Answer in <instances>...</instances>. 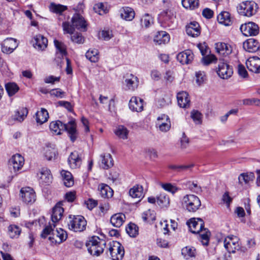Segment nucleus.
<instances>
[{"label":"nucleus","mask_w":260,"mask_h":260,"mask_svg":"<svg viewBox=\"0 0 260 260\" xmlns=\"http://www.w3.org/2000/svg\"><path fill=\"white\" fill-rule=\"evenodd\" d=\"M74 119H72L67 123H63L60 120L52 121L49 125L50 131L56 135H60L64 131L67 132L72 142L75 141L78 135Z\"/></svg>","instance_id":"1"},{"label":"nucleus","mask_w":260,"mask_h":260,"mask_svg":"<svg viewBox=\"0 0 260 260\" xmlns=\"http://www.w3.org/2000/svg\"><path fill=\"white\" fill-rule=\"evenodd\" d=\"M106 245V241L97 236L91 237L86 243L88 252L91 255L96 256L100 255L104 252Z\"/></svg>","instance_id":"2"},{"label":"nucleus","mask_w":260,"mask_h":260,"mask_svg":"<svg viewBox=\"0 0 260 260\" xmlns=\"http://www.w3.org/2000/svg\"><path fill=\"white\" fill-rule=\"evenodd\" d=\"M61 205V203H58L53 208L51 216L52 224L49 223V225L46 226L43 230L41 234L42 238H46L48 235H50L51 232L53 231L52 225L54 228L55 226V223L61 218L64 209Z\"/></svg>","instance_id":"3"},{"label":"nucleus","mask_w":260,"mask_h":260,"mask_svg":"<svg viewBox=\"0 0 260 260\" xmlns=\"http://www.w3.org/2000/svg\"><path fill=\"white\" fill-rule=\"evenodd\" d=\"M182 205L183 208L188 212L194 213L200 208L201 202L197 196L193 194H187L183 197Z\"/></svg>","instance_id":"4"},{"label":"nucleus","mask_w":260,"mask_h":260,"mask_svg":"<svg viewBox=\"0 0 260 260\" xmlns=\"http://www.w3.org/2000/svg\"><path fill=\"white\" fill-rule=\"evenodd\" d=\"M87 221L81 215H69V229L75 232H81L86 229Z\"/></svg>","instance_id":"5"},{"label":"nucleus","mask_w":260,"mask_h":260,"mask_svg":"<svg viewBox=\"0 0 260 260\" xmlns=\"http://www.w3.org/2000/svg\"><path fill=\"white\" fill-rule=\"evenodd\" d=\"M108 251L112 260H121L124 255L123 246L117 241L109 243Z\"/></svg>","instance_id":"6"},{"label":"nucleus","mask_w":260,"mask_h":260,"mask_svg":"<svg viewBox=\"0 0 260 260\" xmlns=\"http://www.w3.org/2000/svg\"><path fill=\"white\" fill-rule=\"evenodd\" d=\"M257 9V5L252 1L243 2L238 7L239 13L247 17L254 15L256 13Z\"/></svg>","instance_id":"7"},{"label":"nucleus","mask_w":260,"mask_h":260,"mask_svg":"<svg viewBox=\"0 0 260 260\" xmlns=\"http://www.w3.org/2000/svg\"><path fill=\"white\" fill-rule=\"evenodd\" d=\"M217 73L221 78L228 79L233 73V68L228 64L226 60L219 59Z\"/></svg>","instance_id":"8"},{"label":"nucleus","mask_w":260,"mask_h":260,"mask_svg":"<svg viewBox=\"0 0 260 260\" xmlns=\"http://www.w3.org/2000/svg\"><path fill=\"white\" fill-rule=\"evenodd\" d=\"M224 247L229 253H235L240 249L239 238L235 236L230 235L224 239Z\"/></svg>","instance_id":"9"},{"label":"nucleus","mask_w":260,"mask_h":260,"mask_svg":"<svg viewBox=\"0 0 260 260\" xmlns=\"http://www.w3.org/2000/svg\"><path fill=\"white\" fill-rule=\"evenodd\" d=\"M163 27H172L174 23L175 17L171 10H167L162 11L158 17Z\"/></svg>","instance_id":"10"},{"label":"nucleus","mask_w":260,"mask_h":260,"mask_svg":"<svg viewBox=\"0 0 260 260\" xmlns=\"http://www.w3.org/2000/svg\"><path fill=\"white\" fill-rule=\"evenodd\" d=\"M240 30L245 36H254L259 33L258 25L253 22H249L242 24L240 27Z\"/></svg>","instance_id":"11"},{"label":"nucleus","mask_w":260,"mask_h":260,"mask_svg":"<svg viewBox=\"0 0 260 260\" xmlns=\"http://www.w3.org/2000/svg\"><path fill=\"white\" fill-rule=\"evenodd\" d=\"M20 196L23 201L26 204H32L36 201V193L29 187L22 188L20 190Z\"/></svg>","instance_id":"12"},{"label":"nucleus","mask_w":260,"mask_h":260,"mask_svg":"<svg viewBox=\"0 0 260 260\" xmlns=\"http://www.w3.org/2000/svg\"><path fill=\"white\" fill-rule=\"evenodd\" d=\"M156 125L162 132H167L171 128V121L169 116L165 114H161L157 118Z\"/></svg>","instance_id":"13"},{"label":"nucleus","mask_w":260,"mask_h":260,"mask_svg":"<svg viewBox=\"0 0 260 260\" xmlns=\"http://www.w3.org/2000/svg\"><path fill=\"white\" fill-rule=\"evenodd\" d=\"M40 183L43 185H49L52 180V176L51 174L50 171L46 168H42L39 173H38Z\"/></svg>","instance_id":"14"},{"label":"nucleus","mask_w":260,"mask_h":260,"mask_svg":"<svg viewBox=\"0 0 260 260\" xmlns=\"http://www.w3.org/2000/svg\"><path fill=\"white\" fill-rule=\"evenodd\" d=\"M246 65L250 72L254 73H260V58L257 56L249 57L246 61Z\"/></svg>","instance_id":"15"},{"label":"nucleus","mask_w":260,"mask_h":260,"mask_svg":"<svg viewBox=\"0 0 260 260\" xmlns=\"http://www.w3.org/2000/svg\"><path fill=\"white\" fill-rule=\"evenodd\" d=\"M16 40L12 38L5 39L2 44V51L5 53H12L17 47Z\"/></svg>","instance_id":"16"},{"label":"nucleus","mask_w":260,"mask_h":260,"mask_svg":"<svg viewBox=\"0 0 260 260\" xmlns=\"http://www.w3.org/2000/svg\"><path fill=\"white\" fill-rule=\"evenodd\" d=\"M33 46L38 50H43L47 46L48 40L41 34L36 35L32 40Z\"/></svg>","instance_id":"17"},{"label":"nucleus","mask_w":260,"mask_h":260,"mask_svg":"<svg viewBox=\"0 0 260 260\" xmlns=\"http://www.w3.org/2000/svg\"><path fill=\"white\" fill-rule=\"evenodd\" d=\"M139 79L138 77L132 74L127 75L124 81L126 89L134 91L138 87Z\"/></svg>","instance_id":"18"},{"label":"nucleus","mask_w":260,"mask_h":260,"mask_svg":"<svg viewBox=\"0 0 260 260\" xmlns=\"http://www.w3.org/2000/svg\"><path fill=\"white\" fill-rule=\"evenodd\" d=\"M187 224L190 232L194 234L199 233L204 228L203 220L201 218H197V220L195 218L190 219L187 221Z\"/></svg>","instance_id":"19"},{"label":"nucleus","mask_w":260,"mask_h":260,"mask_svg":"<svg viewBox=\"0 0 260 260\" xmlns=\"http://www.w3.org/2000/svg\"><path fill=\"white\" fill-rule=\"evenodd\" d=\"M53 235L54 237L50 236L49 237V240L53 243V240H54L55 243L58 244L66 241L68 237L67 232L62 229H56L55 231L53 232Z\"/></svg>","instance_id":"20"},{"label":"nucleus","mask_w":260,"mask_h":260,"mask_svg":"<svg viewBox=\"0 0 260 260\" xmlns=\"http://www.w3.org/2000/svg\"><path fill=\"white\" fill-rule=\"evenodd\" d=\"M72 22L75 28L83 31L87 30V24L84 18L79 14H76L72 18Z\"/></svg>","instance_id":"21"},{"label":"nucleus","mask_w":260,"mask_h":260,"mask_svg":"<svg viewBox=\"0 0 260 260\" xmlns=\"http://www.w3.org/2000/svg\"><path fill=\"white\" fill-rule=\"evenodd\" d=\"M24 159L19 154L14 155L9 160L10 167L12 166L15 172L19 171L24 165Z\"/></svg>","instance_id":"22"},{"label":"nucleus","mask_w":260,"mask_h":260,"mask_svg":"<svg viewBox=\"0 0 260 260\" xmlns=\"http://www.w3.org/2000/svg\"><path fill=\"white\" fill-rule=\"evenodd\" d=\"M186 34L192 37H197L201 34V28L199 24L196 21L190 22L186 26Z\"/></svg>","instance_id":"23"},{"label":"nucleus","mask_w":260,"mask_h":260,"mask_svg":"<svg viewBox=\"0 0 260 260\" xmlns=\"http://www.w3.org/2000/svg\"><path fill=\"white\" fill-rule=\"evenodd\" d=\"M216 52L220 55L226 56L232 52V46L226 43L218 42L215 44Z\"/></svg>","instance_id":"24"},{"label":"nucleus","mask_w":260,"mask_h":260,"mask_svg":"<svg viewBox=\"0 0 260 260\" xmlns=\"http://www.w3.org/2000/svg\"><path fill=\"white\" fill-rule=\"evenodd\" d=\"M193 59V54L191 50H186L180 52L177 55V59L182 64H188Z\"/></svg>","instance_id":"25"},{"label":"nucleus","mask_w":260,"mask_h":260,"mask_svg":"<svg viewBox=\"0 0 260 260\" xmlns=\"http://www.w3.org/2000/svg\"><path fill=\"white\" fill-rule=\"evenodd\" d=\"M169 34L165 31H158L154 36L153 41L156 45L167 44L170 41Z\"/></svg>","instance_id":"26"},{"label":"nucleus","mask_w":260,"mask_h":260,"mask_svg":"<svg viewBox=\"0 0 260 260\" xmlns=\"http://www.w3.org/2000/svg\"><path fill=\"white\" fill-rule=\"evenodd\" d=\"M101 162L100 166L103 169H108L114 165V160L109 153H104L100 155Z\"/></svg>","instance_id":"27"},{"label":"nucleus","mask_w":260,"mask_h":260,"mask_svg":"<svg viewBox=\"0 0 260 260\" xmlns=\"http://www.w3.org/2000/svg\"><path fill=\"white\" fill-rule=\"evenodd\" d=\"M177 99L180 107L187 108L189 107L190 101L187 92L183 91L178 92Z\"/></svg>","instance_id":"28"},{"label":"nucleus","mask_w":260,"mask_h":260,"mask_svg":"<svg viewBox=\"0 0 260 260\" xmlns=\"http://www.w3.org/2000/svg\"><path fill=\"white\" fill-rule=\"evenodd\" d=\"M143 102L141 99L133 96L129 102V108L133 111L141 112L143 109Z\"/></svg>","instance_id":"29"},{"label":"nucleus","mask_w":260,"mask_h":260,"mask_svg":"<svg viewBox=\"0 0 260 260\" xmlns=\"http://www.w3.org/2000/svg\"><path fill=\"white\" fill-rule=\"evenodd\" d=\"M68 161L69 165L73 169L80 167L82 161L81 156L77 151H74L70 154Z\"/></svg>","instance_id":"30"},{"label":"nucleus","mask_w":260,"mask_h":260,"mask_svg":"<svg viewBox=\"0 0 260 260\" xmlns=\"http://www.w3.org/2000/svg\"><path fill=\"white\" fill-rule=\"evenodd\" d=\"M243 48L249 52H254L258 50L259 45L256 40L251 38L243 43Z\"/></svg>","instance_id":"31"},{"label":"nucleus","mask_w":260,"mask_h":260,"mask_svg":"<svg viewBox=\"0 0 260 260\" xmlns=\"http://www.w3.org/2000/svg\"><path fill=\"white\" fill-rule=\"evenodd\" d=\"M125 219V215L122 213H118L112 215L110 219L111 224L115 227H120Z\"/></svg>","instance_id":"32"},{"label":"nucleus","mask_w":260,"mask_h":260,"mask_svg":"<svg viewBox=\"0 0 260 260\" xmlns=\"http://www.w3.org/2000/svg\"><path fill=\"white\" fill-rule=\"evenodd\" d=\"M217 20L220 24H222L225 26H230L233 23V19L231 17L230 14L226 11L221 12L217 16Z\"/></svg>","instance_id":"33"},{"label":"nucleus","mask_w":260,"mask_h":260,"mask_svg":"<svg viewBox=\"0 0 260 260\" xmlns=\"http://www.w3.org/2000/svg\"><path fill=\"white\" fill-rule=\"evenodd\" d=\"M120 12L121 17L126 21H131L135 17V12L130 7H123L120 9Z\"/></svg>","instance_id":"34"},{"label":"nucleus","mask_w":260,"mask_h":260,"mask_svg":"<svg viewBox=\"0 0 260 260\" xmlns=\"http://www.w3.org/2000/svg\"><path fill=\"white\" fill-rule=\"evenodd\" d=\"M64 185L68 187L72 186L74 184V180L72 174L67 171L62 170L60 172Z\"/></svg>","instance_id":"35"},{"label":"nucleus","mask_w":260,"mask_h":260,"mask_svg":"<svg viewBox=\"0 0 260 260\" xmlns=\"http://www.w3.org/2000/svg\"><path fill=\"white\" fill-rule=\"evenodd\" d=\"M100 194L104 198H111L113 195V190L107 184L101 183L99 185Z\"/></svg>","instance_id":"36"},{"label":"nucleus","mask_w":260,"mask_h":260,"mask_svg":"<svg viewBox=\"0 0 260 260\" xmlns=\"http://www.w3.org/2000/svg\"><path fill=\"white\" fill-rule=\"evenodd\" d=\"M35 115L36 122L40 124L46 122L49 118V114L47 110L43 108L41 109L40 111L37 112Z\"/></svg>","instance_id":"37"},{"label":"nucleus","mask_w":260,"mask_h":260,"mask_svg":"<svg viewBox=\"0 0 260 260\" xmlns=\"http://www.w3.org/2000/svg\"><path fill=\"white\" fill-rule=\"evenodd\" d=\"M28 114V110L26 108H21L14 112V115L12 116L14 120L19 122L23 121L26 118Z\"/></svg>","instance_id":"38"},{"label":"nucleus","mask_w":260,"mask_h":260,"mask_svg":"<svg viewBox=\"0 0 260 260\" xmlns=\"http://www.w3.org/2000/svg\"><path fill=\"white\" fill-rule=\"evenodd\" d=\"M54 43L57 50L56 54H59V57L62 58L67 55L66 46L63 43L54 40Z\"/></svg>","instance_id":"39"},{"label":"nucleus","mask_w":260,"mask_h":260,"mask_svg":"<svg viewBox=\"0 0 260 260\" xmlns=\"http://www.w3.org/2000/svg\"><path fill=\"white\" fill-rule=\"evenodd\" d=\"M199 239L204 245H208L209 241V238L210 236V232L209 231L205 228H203L199 233Z\"/></svg>","instance_id":"40"},{"label":"nucleus","mask_w":260,"mask_h":260,"mask_svg":"<svg viewBox=\"0 0 260 260\" xmlns=\"http://www.w3.org/2000/svg\"><path fill=\"white\" fill-rule=\"evenodd\" d=\"M157 203L161 208H168L170 205V199L165 194H160L156 198Z\"/></svg>","instance_id":"41"},{"label":"nucleus","mask_w":260,"mask_h":260,"mask_svg":"<svg viewBox=\"0 0 260 260\" xmlns=\"http://www.w3.org/2000/svg\"><path fill=\"white\" fill-rule=\"evenodd\" d=\"M254 178V174L253 173H242L239 176L238 180L240 184L248 183L250 181H252Z\"/></svg>","instance_id":"42"},{"label":"nucleus","mask_w":260,"mask_h":260,"mask_svg":"<svg viewBox=\"0 0 260 260\" xmlns=\"http://www.w3.org/2000/svg\"><path fill=\"white\" fill-rule=\"evenodd\" d=\"M182 255L186 259L195 257L196 249L193 247L186 246L182 249Z\"/></svg>","instance_id":"43"},{"label":"nucleus","mask_w":260,"mask_h":260,"mask_svg":"<svg viewBox=\"0 0 260 260\" xmlns=\"http://www.w3.org/2000/svg\"><path fill=\"white\" fill-rule=\"evenodd\" d=\"M20 228L16 225L11 224L8 227V234L11 238H17L21 233Z\"/></svg>","instance_id":"44"},{"label":"nucleus","mask_w":260,"mask_h":260,"mask_svg":"<svg viewBox=\"0 0 260 260\" xmlns=\"http://www.w3.org/2000/svg\"><path fill=\"white\" fill-rule=\"evenodd\" d=\"M127 234L131 237H136L138 235L139 228L135 223L130 222L125 228Z\"/></svg>","instance_id":"45"},{"label":"nucleus","mask_w":260,"mask_h":260,"mask_svg":"<svg viewBox=\"0 0 260 260\" xmlns=\"http://www.w3.org/2000/svg\"><path fill=\"white\" fill-rule=\"evenodd\" d=\"M114 133L119 138L125 140L127 138L128 131L125 126L119 125L116 127Z\"/></svg>","instance_id":"46"},{"label":"nucleus","mask_w":260,"mask_h":260,"mask_svg":"<svg viewBox=\"0 0 260 260\" xmlns=\"http://www.w3.org/2000/svg\"><path fill=\"white\" fill-rule=\"evenodd\" d=\"M5 88L9 96L14 95L19 89L18 86L14 82H9L6 84Z\"/></svg>","instance_id":"47"},{"label":"nucleus","mask_w":260,"mask_h":260,"mask_svg":"<svg viewBox=\"0 0 260 260\" xmlns=\"http://www.w3.org/2000/svg\"><path fill=\"white\" fill-rule=\"evenodd\" d=\"M129 196L133 198H140L143 196V188L141 186H135L129 191Z\"/></svg>","instance_id":"48"},{"label":"nucleus","mask_w":260,"mask_h":260,"mask_svg":"<svg viewBox=\"0 0 260 260\" xmlns=\"http://www.w3.org/2000/svg\"><path fill=\"white\" fill-rule=\"evenodd\" d=\"M85 56L87 59L92 62H96L99 59V52L96 49L88 50L86 53Z\"/></svg>","instance_id":"49"},{"label":"nucleus","mask_w":260,"mask_h":260,"mask_svg":"<svg viewBox=\"0 0 260 260\" xmlns=\"http://www.w3.org/2000/svg\"><path fill=\"white\" fill-rule=\"evenodd\" d=\"M57 155L58 152L54 148L47 147L45 152V157L48 160L56 159Z\"/></svg>","instance_id":"50"},{"label":"nucleus","mask_w":260,"mask_h":260,"mask_svg":"<svg viewBox=\"0 0 260 260\" xmlns=\"http://www.w3.org/2000/svg\"><path fill=\"white\" fill-rule=\"evenodd\" d=\"M182 6L186 9L193 10L199 6V0H182Z\"/></svg>","instance_id":"51"},{"label":"nucleus","mask_w":260,"mask_h":260,"mask_svg":"<svg viewBox=\"0 0 260 260\" xmlns=\"http://www.w3.org/2000/svg\"><path fill=\"white\" fill-rule=\"evenodd\" d=\"M67 9L66 6L60 4L51 3L50 6V10L51 12L61 15V13Z\"/></svg>","instance_id":"52"},{"label":"nucleus","mask_w":260,"mask_h":260,"mask_svg":"<svg viewBox=\"0 0 260 260\" xmlns=\"http://www.w3.org/2000/svg\"><path fill=\"white\" fill-rule=\"evenodd\" d=\"M193 167V165H170L168 166L170 169L176 171L177 172H180L186 171Z\"/></svg>","instance_id":"53"},{"label":"nucleus","mask_w":260,"mask_h":260,"mask_svg":"<svg viewBox=\"0 0 260 260\" xmlns=\"http://www.w3.org/2000/svg\"><path fill=\"white\" fill-rule=\"evenodd\" d=\"M190 116L194 122L197 124H199L202 121V115L197 110H193L191 111Z\"/></svg>","instance_id":"54"},{"label":"nucleus","mask_w":260,"mask_h":260,"mask_svg":"<svg viewBox=\"0 0 260 260\" xmlns=\"http://www.w3.org/2000/svg\"><path fill=\"white\" fill-rule=\"evenodd\" d=\"M161 186L165 190L170 192L173 194L179 190V188L171 183L162 184Z\"/></svg>","instance_id":"55"},{"label":"nucleus","mask_w":260,"mask_h":260,"mask_svg":"<svg viewBox=\"0 0 260 260\" xmlns=\"http://www.w3.org/2000/svg\"><path fill=\"white\" fill-rule=\"evenodd\" d=\"M51 95L58 98H63L64 97L66 93L60 88H55L49 91Z\"/></svg>","instance_id":"56"},{"label":"nucleus","mask_w":260,"mask_h":260,"mask_svg":"<svg viewBox=\"0 0 260 260\" xmlns=\"http://www.w3.org/2000/svg\"><path fill=\"white\" fill-rule=\"evenodd\" d=\"M62 27L63 30L64 31V33L73 34L74 30L75 27L73 26V24L70 25L69 22H63L62 23Z\"/></svg>","instance_id":"57"},{"label":"nucleus","mask_w":260,"mask_h":260,"mask_svg":"<svg viewBox=\"0 0 260 260\" xmlns=\"http://www.w3.org/2000/svg\"><path fill=\"white\" fill-rule=\"evenodd\" d=\"M101 36L105 41H108L113 37V35L111 30L105 29L101 31Z\"/></svg>","instance_id":"58"},{"label":"nucleus","mask_w":260,"mask_h":260,"mask_svg":"<svg viewBox=\"0 0 260 260\" xmlns=\"http://www.w3.org/2000/svg\"><path fill=\"white\" fill-rule=\"evenodd\" d=\"M216 60L217 58L214 55H207L203 57L202 62L204 65L208 66Z\"/></svg>","instance_id":"59"},{"label":"nucleus","mask_w":260,"mask_h":260,"mask_svg":"<svg viewBox=\"0 0 260 260\" xmlns=\"http://www.w3.org/2000/svg\"><path fill=\"white\" fill-rule=\"evenodd\" d=\"M71 40L73 42L78 44H82L83 43V38L80 33H76L71 34Z\"/></svg>","instance_id":"60"},{"label":"nucleus","mask_w":260,"mask_h":260,"mask_svg":"<svg viewBox=\"0 0 260 260\" xmlns=\"http://www.w3.org/2000/svg\"><path fill=\"white\" fill-rule=\"evenodd\" d=\"M188 186L189 189L195 193H199L202 191L201 187L197 183L189 181L188 182Z\"/></svg>","instance_id":"61"},{"label":"nucleus","mask_w":260,"mask_h":260,"mask_svg":"<svg viewBox=\"0 0 260 260\" xmlns=\"http://www.w3.org/2000/svg\"><path fill=\"white\" fill-rule=\"evenodd\" d=\"M94 9L95 10V12L98 13L100 15L102 14V12L103 13H106L107 12L105 5L102 3H98L95 5L94 6Z\"/></svg>","instance_id":"62"},{"label":"nucleus","mask_w":260,"mask_h":260,"mask_svg":"<svg viewBox=\"0 0 260 260\" xmlns=\"http://www.w3.org/2000/svg\"><path fill=\"white\" fill-rule=\"evenodd\" d=\"M196 82L197 83L200 85L202 84L205 79V74L203 72H198L196 74Z\"/></svg>","instance_id":"63"},{"label":"nucleus","mask_w":260,"mask_h":260,"mask_svg":"<svg viewBox=\"0 0 260 260\" xmlns=\"http://www.w3.org/2000/svg\"><path fill=\"white\" fill-rule=\"evenodd\" d=\"M147 155H148L149 159L154 161L157 157V152L153 148L149 149L147 151Z\"/></svg>","instance_id":"64"}]
</instances>
